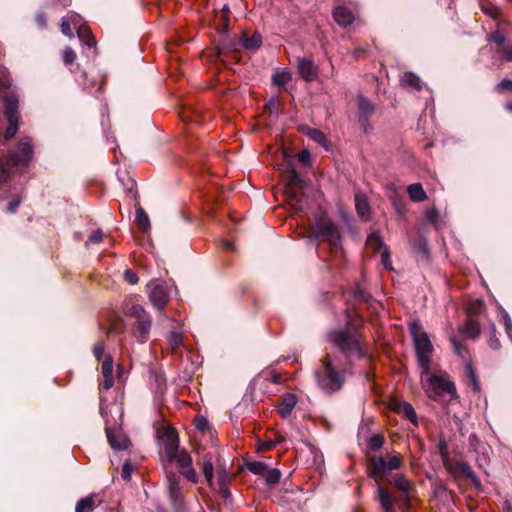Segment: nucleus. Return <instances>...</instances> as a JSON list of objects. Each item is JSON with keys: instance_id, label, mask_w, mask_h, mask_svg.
<instances>
[{"instance_id": "59", "label": "nucleus", "mask_w": 512, "mask_h": 512, "mask_svg": "<svg viewBox=\"0 0 512 512\" xmlns=\"http://www.w3.org/2000/svg\"><path fill=\"white\" fill-rule=\"evenodd\" d=\"M104 349V344L102 342L96 343L93 349L94 356L97 359H100L104 354Z\"/></svg>"}, {"instance_id": "44", "label": "nucleus", "mask_w": 512, "mask_h": 512, "mask_svg": "<svg viewBox=\"0 0 512 512\" xmlns=\"http://www.w3.org/2000/svg\"><path fill=\"white\" fill-rule=\"evenodd\" d=\"M180 473L189 481L196 483L198 481V475L194 468L192 467V464L184 467L180 470Z\"/></svg>"}, {"instance_id": "18", "label": "nucleus", "mask_w": 512, "mask_h": 512, "mask_svg": "<svg viewBox=\"0 0 512 512\" xmlns=\"http://www.w3.org/2000/svg\"><path fill=\"white\" fill-rule=\"evenodd\" d=\"M102 376H103V382L101 383L100 387L104 390H109L113 384V359L110 355H107L102 363Z\"/></svg>"}, {"instance_id": "1", "label": "nucleus", "mask_w": 512, "mask_h": 512, "mask_svg": "<svg viewBox=\"0 0 512 512\" xmlns=\"http://www.w3.org/2000/svg\"><path fill=\"white\" fill-rule=\"evenodd\" d=\"M420 377L422 388L430 399L444 404L456 399V387L446 374L431 373L429 367L427 373L420 371Z\"/></svg>"}, {"instance_id": "30", "label": "nucleus", "mask_w": 512, "mask_h": 512, "mask_svg": "<svg viewBox=\"0 0 512 512\" xmlns=\"http://www.w3.org/2000/svg\"><path fill=\"white\" fill-rule=\"evenodd\" d=\"M407 192L414 202H421L426 199V192L420 183H414L408 186Z\"/></svg>"}, {"instance_id": "10", "label": "nucleus", "mask_w": 512, "mask_h": 512, "mask_svg": "<svg viewBox=\"0 0 512 512\" xmlns=\"http://www.w3.org/2000/svg\"><path fill=\"white\" fill-rule=\"evenodd\" d=\"M389 483L400 492L399 501L403 512H409L411 508V499L415 493V486L402 474H396Z\"/></svg>"}, {"instance_id": "23", "label": "nucleus", "mask_w": 512, "mask_h": 512, "mask_svg": "<svg viewBox=\"0 0 512 512\" xmlns=\"http://www.w3.org/2000/svg\"><path fill=\"white\" fill-rule=\"evenodd\" d=\"M168 493L175 507H180L182 503V494L179 481L175 477L168 478Z\"/></svg>"}, {"instance_id": "61", "label": "nucleus", "mask_w": 512, "mask_h": 512, "mask_svg": "<svg viewBox=\"0 0 512 512\" xmlns=\"http://www.w3.org/2000/svg\"><path fill=\"white\" fill-rule=\"evenodd\" d=\"M426 218L430 221V222H436L437 221V218H438V211L434 208H431V209H428L426 211Z\"/></svg>"}, {"instance_id": "5", "label": "nucleus", "mask_w": 512, "mask_h": 512, "mask_svg": "<svg viewBox=\"0 0 512 512\" xmlns=\"http://www.w3.org/2000/svg\"><path fill=\"white\" fill-rule=\"evenodd\" d=\"M319 387L327 392H335L342 388L344 379L332 366L330 356L321 360L320 368L315 372Z\"/></svg>"}, {"instance_id": "58", "label": "nucleus", "mask_w": 512, "mask_h": 512, "mask_svg": "<svg viewBox=\"0 0 512 512\" xmlns=\"http://www.w3.org/2000/svg\"><path fill=\"white\" fill-rule=\"evenodd\" d=\"M195 426L197 429L204 431L208 427V422L204 417L199 416L195 418Z\"/></svg>"}, {"instance_id": "50", "label": "nucleus", "mask_w": 512, "mask_h": 512, "mask_svg": "<svg viewBox=\"0 0 512 512\" xmlns=\"http://www.w3.org/2000/svg\"><path fill=\"white\" fill-rule=\"evenodd\" d=\"M134 470V465L130 461H125L122 467V477L124 480H130Z\"/></svg>"}, {"instance_id": "56", "label": "nucleus", "mask_w": 512, "mask_h": 512, "mask_svg": "<svg viewBox=\"0 0 512 512\" xmlns=\"http://www.w3.org/2000/svg\"><path fill=\"white\" fill-rule=\"evenodd\" d=\"M124 278L131 285L137 284L138 282L137 275L131 270H125Z\"/></svg>"}, {"instance_id": "49", "label": "nucleus", "mask_w": 512, "mask_h": 512, "mask_svg": "<svg viewBox=\"0 0 512 512\" xmlns=\"http://www.w3.org/2000/svg\"><path fill=\"white\" fill-rule=\"evenodd\" d=\"M384 443V439L382 436L380 435H373L370 439H369V447L372 449V450H378L382 447Z\"/></svg>"}, {"instance_id": "11", "label": "nucleus", "mask_w": 512, "mask_h": 512, "mask_svg": "<svg viewBox=\"0 0 512 512\" xmlns=\"http://www.w3.org/2000/svg\"><path fill=\"white\" fill-rule=\"evenodd\" d=\"M100 414L105 420V432L110 446L114 450L126 449L128 447L129 440L124 434L110 426L108 419V406H105L102 401L100 403Z\"/></svg>"}, {"instance_id": "24", "label": "nucleus", "mask_w": 512, "mask_h": 512, "mask_svg": "<svg viewBox=\"0 0 512 512\" xmlns=\"http://www.w3.org/2000/svg\"><path fill=\"white\" fill-rule=\"evenodd\" d=\"M123 311L126 316L135 318L136 320L148 315L145 309L132 299L125 301Z\"/></svg>"}, {"instance_id": "25", "label": "nucleus", "mask_w": 512, "mask_h": 512, "mask_svg": "<svg viewBox=\"0 0 512 512\" xmlns=\"http://www.w3.org/2000/svg\"><path fill=\"white\" fill-rule=\"evenodd\" d=\"M77 34L80 41L84 45H86L89 49L93 48V52H96V40L92 35L91 29L87 25L79 26Z\"/></svg>"}, {"instance_id": "9", "label": "nucleus", "mask_w": 512, "mask_h": 512, "mask_svg": "<svg viewBox=\"0 0 512 512\" xmlns=\"http://www.w3.org/2000/svg\"><path fill=\"white\" fill-rule=\"evenodd\" d=\"M401 464L402 458L398 453L388 456L387 458L373 457L369 464L371 476L377 479L378 477L384 476L393 470L399 469Z\"/></svg>"}, {"instance_id": "53", "label": "nucleus", "mask_w": 512, "mask_h": 512, "mask_svg": "<svg viewBox=\"0 0 512 512\" xmlns=\"http://www.w3.org/2000/svg\"><path fill=\"white\" fill-rule=\"evenodd\" d=\"M498 92L512 91V80L504 79L495 88Z\"/></svg>"}, {"instance_id": "48", "label": "nucleus", "mask_w": 512, "mask_h": 512, "mask_svg": "<svg viewBox=\"0 0 512 512\" xmlns=\"http://www.w3.org/2000/svg\"><path fill=\"white\" fill-rule=\"evenodd\" d=\"M71 25L72 24L70 22V19H68L66 16L61 19V24H60L61 32L64 35L68 36L69 38L73 37Z\"/></svg>"}, {"instance_id": "15", "label": "nucleus", "mask_w": 512, "mask_h": 512, "mask_svg": "<svg viewBox=\"0 0 512 512\" xmlns=\"http://www.w3.org/2000/svg\"><path fill=\"white\" fill-rule=\"evenodd\" d=\"M239 45L248 52H255L262 45V36L257 31H245L239 39Z\"/></svg>"}, {"instance_id": "29", "label": "nucleus", "mask_w": 512, "mask_h": 512, "mask_svg": "<svg viewBox=\"0 0 512 512\" xmlns=\"http://www.w3.org/2000/svg\"><path fill=\"white\" fill-rule=\"evenodd\" d=\"M355 205L358 215L366 219L369 216V204L364 194L357 193L355 195Z\"/></svg>"}, {"instance_id": "13", "label": "nucleus", "mask_w": 512, "mask_h": 512, "mask_svg": "<svg viewBox=\"0 0 512 512\" xmlns=\"http://www.w3.org/2000/svg\"><path fill=\"white\" fill-rule=\"evenodd\" d=\"M375 498L379 502L383 512H396L397 500L393 494L376 481Z\"/></svg>"}, {"instance_id": "39", "label": "nucleus", "mask_w": 512, "mask_h": 512, "mask_svg": "<svg viewBox=\"0 0 512 512\" xmlns=\"http://www.w3.org/2000/svg\"><path fill=\"white\" fill-rule=\"evenodd\" d=\"M465 371H466L467 377L470 380V384L472 386V389L475 392H479L480 391V383H479V380H478V378L476 376V373H475L472 365L471 364H467L466 367H465Z\"/></svg>"}, {"instance_id": "52", "label": "nucleus", "mask_w": 512, "mask_h": 512, "mask_svg": "<svg viewBox=\"0 0 512 512\" xmlns=\"http://www.w3.org/2000/svg\"><path fill=\"white\" fill-rule=\"evenodd\" d=\"M75 59H76V53L74 52V50L70 47H66L63 52V61L66 64H71L74 62Z\"/></svg>"}, {"instance_id": "12", "label": "nucleus", "mask_w": 512, "mask_h": 512, "mask_svg": "<svg viewBox=\"0 0 512 512\" xmlns=\"http://www.w3.org/2000/svg\"><path fill=\"white\" fill-rule=\"evenodd\" d=\"M147 287L151 304L162 311L169 300L167 287L159 281H151Z\"/></svg>"}, {"instance_id": "54", "label": "nucleus", "mask_w": 512, "mask_h": 512, "mask_svg": "<svg viewBox=\"0 0 512 512\" xmlns=\"http://www.w3.org/2000/svg\"><path fill=\"white\" fill-rule=\"evenodd\" d=\"M66 17L68 19H70L71 24L77 30H78L79 26H85L82 23V18L78 14H76V13H69Z\"/></svg>"}, {"instance_id": "8", "label": "nucleus", "mask_w": 512, "mask_h": 512, "mask_svg": "<svg viewBox=\"0 0 512 512\" xmlns=\"http://www.w3.org/2000/svg\"><path fill=\"white\" fill-rule=\"evenodd\" d=\"M18 107L19 101L14 94H7L4 97V113L8 122V127L4 134L6 140L13 138L18 131Z\"/></svg>"}, {"instance_id": "19", "label": "nucleus", "mask_w": 512, "mask_h": 512, "mask_svg": "<svg viewBox=\"0 0 512 512\" xmlns=\"http://www.w3.org/2000/svg\"><path fill=\"white\" fill-rule=\"evenodd\" d=\"M300 130L311 140L322 146L326 151L330 150L331 144L326 135L321 130L310 128L308 126H302Z\"/></svg>"}, {"instance_id": "64", "label": "nucleus", "mask_w": 512, "mask_h": 512, "mask_svg": "<svg viewBox=\"0 0 512 512\" xmlns=\"http://www.w3.org/2000/svg\"><path fill=\"white\" fill-rule=\"evenodd\" d=\"M35 21L36 23L40 26V27H45L46 26V17L43 13H39L36 15L35 17Z\"/></svg>"}, {"instance_id": "20", "label": "nucleus", "mask_w": 512, "mask_h": 512, "mask_svg": "<svg viewBox=\"0 0 512 512\" xmlns=\"http://www.w3.org/2000/svg\"><path fill=\"white\" fill-rule=\"evenodd\" d=\"M401 86L412 91H420L424 87V82L413 72H405L400 78Z\"/></svg>"}, {"instance_id": "22", "label": "nucleus", "mask_w": 512, "mask_h": 512, "mask_svg": "<svg viewBox=\"0 0 512 512\" xmlns=\"http://www.w3.org/2000/svg\"><path fill=\"white\" fill-rule=\"evenodd\" d=\"M333 18L338 25L346 27L353 22L354 15L346 7L338 6L333 11Z\"/></svg>"}, {"instance_id": "3", "label": "nucleus", "mask_w": 512, "mask_h": 512, "mask_svg": "<svg viewBox=\"0 0 512 512\" xmlns=\"http://www.w3.org/2000/svg\"><path fill=\"white\" fill-rule=\"evenodd\" d=\"M33 154L32 140L29 137L21 138L15 150L11 151L6 158H0V185L9 179L12 167L27 166Z\"/></svg>"}, {"instance_id": "26", "label": "nucleus", "mask_w": 512, "mask_h": 512, "mask_svg": "<svg viewBox=\"0 0 512 512\" xmlns=\"http://www.w3.org/2000/svg\"><path fill=\"white\" fill-rule=\"evenodd\" d=\"M77 34L80 41L84 45H86L89 49L93 48V52H96V40L92 35L91 29L87 25L79 26Z\"/></svg>"}, {"instance_id": "7", "label": "nucleus", "mask_w": 512, "mask_h": 512, "mask_svg": "<svg viewBox=\"0 0 512 512\" xmlns=\"http://www.w3.org/2000/svg\"><path fill=\"white\" fill-rule=\"evenodd\" d=\"M284 181L289 204L296 212L303 210L304 181L294 169L286 172Z\"/></svg>"}, {"instance_id": "43", "label": "nucleus", "mask_w": 512, "mask_h": 512, "mask_svg": "<svg viewBox=\"0 0 512 512\" xmlns=\"http://www.w3.org/2000/svg\"><path fill=\"white\" fill-rule=\"evenodd\" d=\"M167 340L173 350L179 348L183 344L182 335L178 332H170Z\"/></svg>"}, {"instance_id": "27", "label": "nucleus", "mask_w": 512, "mask_h": 512, "mask_svg": "<svg viewBox=\"0 0 512 512\" xmlns=\"http://www.w3.org/2000/svg\"><path fill=\"white\" fill-rule=\"evenodd\" d=\"M456 467L462 474H464L468 479L471 480V482L477 489L481 487L480 480L477 478L476 474L472 470V467L467 462H457Z\"/></svg>"}, {"instance_id": "63", "label": "nucleus", "mask_w": 512, "mask_h": 512, "mask_svg": "<svg viewBox=\"0 0 512 512\" xmlns=\"http://www.w3.org/2000/svg\"><path fill=\"white\" fill-rule=\"evenodd\" d=\"M504 326H505L507 335L511 336L510 330L512 328V320L508 314H505V316H504Z\"/></svg>"}, {"instance_id": "31", "label": "nucleus", "mask_w": 512, "mask_h": 512, "mask_svg": "<svg viewBox=\"0 0 512 512\" xmlns=\"http://www.w3.org/2000/svg\"><path fill=\"white\" fill-rule=\"evenodd\" d=\"M135 221L141 231L147 232L150 229L149 217L145 210L140 206L136 208Z\"/></svg>"}, {"instance_id": "55", "label": "nucleus", "mask_w": 512, "mask_h": 512, "mask_svg": "<svg viewBox=\"0 0 512 512\" xmlns=\"http://www.w3.org/2000/svg\"><path fill=\"white\" fill-rule=\"evenodd\" d=\"M103 238V232L98 229L92 232L89 236L87 243H99Z\"/></svg>"}, {"instance_id": "36", "label": "nucleus", "mask_w": 512, "mask_h": 512, "mask_svg": "<svg viewBox=\"0 0 512 512\" xmlns=\"http://www.w3.org/2000/svg\"><path fill=\"white\" fill-rule=\"evenodd\" d=\"M374 113V105L365 97L358 98V114L371 116Z\"/></svg>"}, {"instance_id": "34", "label": "nucleus", "mask_w": 512, "mask_h": 512, "mask_svg": "<svg viewBox=\"0 0 512 512\" xmlns=\"http://www.w3.org/2000/svg\"><path fill=\"white\" fill-rule=\"evenodd\" d=\"M461 331L471 338H476L480 333V325L475 319L468 318Z\"/></svg>"}, {"instance_id": "28", "label": "nucleus", "mask_w": 512, "mask_h": 512, "mask_svg": "<svg viewBox=\"0 0 512 512\" xmlns=\"http://www.w3.org/2000/svg\"><path fill=\"white\" fill-rule=\"evenodd\" d=\"M167 443L165 445V452L170 460H174L178 455V442L173 432L167 433Z\"/></svg>"}, {"instance_id": "6", "label": "nucleus", "mask_w": 512, "mask_h": 512, "mask_svg": "<svg viewBox=\"0 0 512 512\" xmlns=\"http://www.w3.org/2000/svg\"><path fill=\"white\" fill-rule=\"evenodd\" d=\"M311 238H321L330 244L331 249L340 247V233L337 226L326 216L319 217L312 228Z\"/></svg>"}, {"instance_id": "51", "label": "nucleus", "mask_w": 512, "mask_h": 512, "mask_svg": "<svg viewBox=\"0 0 512 512\" xmlns=\"http://www.w3.org/2000/svg\"><path fill=\"white\" fill-rule=\"evenodd\" d=\"M381 262H382V265L387 269V270H392V263H391V259H390V253H389V250L387 247H385V250H383L381 252Z\"/></svg>"}, {"instance_id": "47", "label": "nucleus", "mask_w": 512, "mask_h": 512, "mask_svg": "<svg viewBox=\"0 0 512 512\" xmlns=\"http://www.w3.org/2000/svg\"><path fill=\"white\" fill-rule=\"evenodd\" d=\"M180 470L192 464L191 457L184 451H180L179 455L175 458Z\"/></svg>"}, {"instance_id": "60", "label": "nucleus", "mask_w": 512, "mask_h": 512, "mask_svg": "<svg viewBox=\"0 0 512 512\" xmlns=\"http://www.w3.org/2000/svg\"><path fill=\"white\" fill-rule=\"evenodd\" d=\"M298 160L303 164H309L310 163V153L308 150H302L298 154Z\"/></svg>"}, {"instance_id": "57", "label": "nucleus", "mask_w": 512, "mask_h": 512, "mask_svg": "<svg viewBox=\"0 0 512 512\" xmlns=\"http://www.w3.org/2000/svg\"><path fill=\"white\" fill-rule=\"evenodd\" d=\"M359 124L363 128L364 132H368L371 129L369 122L370 116L358 115Z\"/></svg>"}, {"instance_id": "40", "label": "nucleus", "mask_w": 512, "mask_h": 512, "mask_svg": "<svg viewBox=\"0 0 512 512\" xmlns=\"http://www.w3.org/2000/svg\"><path fill=\"white\" fill-rule=\"evenodd\" d=\"M263 476L265 477L267 484L275 485L280 481L281 472L276 468H267V471Z\"/></svg>"}, {"instance_id": "21", "label": "nucleus", "mask_w": 512, "mask_h": 512, "mask_svg": "<svg viewBox=\"0 0 512 512\" xmlns=\"http://www.w3.org/2000/svg\"><path fill=\"white\" fill-rule=\"evenodd\" d=\"M297 403V397L294 394L287 393L282 396L281 401L277 407L279 414L282 418L290 416L292 410Z\"/></svg>"}, {"instance_id": "16", "label": "nucleus", "mask_w": 512, "mask_h": 512, "mask_svg": "<svg viewBox=\"0 0 512 512\" xmlns=\"http://www.w3.org/2000/svg\"><path fill=\"white\" fill-rule=\"evenodd\" d=\"M151 326L152 321L149 314L136 320L133 328V334L139 343H145L148 340Z\"/></svg>"}, {"instance_id": "33", "label": "nucleus", "mask_w": 512, "mask_h": 512, "mask_svg": "<svg viewBox=\"0 0 512 512\" xmlns=\"http://www.w3.org/2000/svg\"><path fill=\"white\" fill-rule=\"evenodd\" d=\"M485 310V303L480 299L472 300L468 303L467 314L468 318H473L482 314Z\"/></svg>"}, {"instance_id": "14", "label": "nucleus", "mask_w": 512, "mask_h": 512, "mask_svg": "<svg viewBox=\"0 0 512 512\" xmlns=\"http://www.w3.org/2000/svg\"><path fill=\"white\" fill-rule=\"evenodd\" d=\"M489 40L497 45V51L503 55L504 60L512 62V39H506L497 29L489 36Z\"/></svg>"}, {"instance_id": "35", "label": "nucleus", "mask_w": 512, "mask_h": 512, "mask_svg": "<svg viewBox=\"0 0 512 512\" xmlns=\"http://www.w3.org/2000/svg\"><path fill=\"white\" fill-rule=\"evenodd\" d=\"M366 243L372 250L376 252H381L382 248L385 250V247H387L377 232H372L368 236Z\"/></svg>"}, {"instance_id": "32", "label": "nucleus", "mask_w": 512, "mask_h": 512, "mask_svg": "<svg viewBox=\"0 0 512 512\" xmlns=\"http://www.w3.org/2000/svg\"><path fill=\"white\" fill-rule=\"evenodd\" d=\"M290 80L291 73L285 69L277 70L272 77L273 84L279 88H285L286 85L290 82Z\"/></svg>"}, {"instance_id": "42", "label": "nucleus", "mask_w": 512, "mask_h": 512, "mask_svg": "<svg viewBox=\"0 0 512 512\" xmlns=\"http://www.w3.org/2000/svg\"><path fill=\"white\" fill-rule=\"evenodd\" d=\"M268 466L260 461H253L248 464L250 472L263 476L267 471Z\"/></svg>"}, {"instance_id": "41", "label": "nucleus", "mask_w": 512, "mask_h": 512, "mask_svg": "<svg viewBox=\"0 0 512 512\" xmlns=\"http://www.w3.org/2000/svg\"><path fill=\"white\" fill-rule=\"evenodd\" d=\"M94 508V500L92 497H86L78 501L75 512H87Z\"/></svg>"}, {"instance_id": "62", "label": "nucleus", "mask_w": 512, "mask_h": 512, "mask_svg": "<svg viewBox=\"0 0 512 512\" xmlns=\"http://www.w3.org/2000/svg\"><path fill=\"white\" fill-rule=\"evenodd\" d=\"M20 202H21V200H20V199H13V200H11V201L8 203V207H7L8 212H10V213H14V212L17 210V208H18V206H19Z\"/></svg>"}, {"instance_id": "17", "label": "nucleus", "mask_w": 512, "mask_h": 512, "mask_svg": "<svg viewBox=\"0 0 512 512\" xmlns=\"http://www.w3.org/2000/svg\"><path fill=\"white\" fill-rule=\"evenodd\" d=\"M393 409L403 415L406 419H408L415 426L418 425V418L415 409L413 406L406 401L395 400L392 403Z\"/></svg>"}, {"instance_id": "38", "label": "nucleus", "mask_w": 512, "mask_h": 512, "mask_svg": "<svg viewBox=\"0 0 512 512\" xmlns=\"http://www.w3.org/2000/svg\"><path fill=\"white\" fill-rule=\"evenodd\" d=\"M451 343L453 345L454 352L461 357L462 359H466L468 356V350L466 347L461 343L459 338L456 335H452L450 337Z\"/></svg>"}, {"instance_id": "4", "label": "nucleus", "mask_w": 512, "mask_h": 512, "mask_svg": "<svg viewBox=\"0 0 512 512\" xmlns=\"http://www.w3.org/2000/svg\"><path fill=\"white\" fill-rule=\"evenodd\" d=\"M409 331L413 340L417 363L420 371L427 373L431 365L434 351L429 335L422 330L420 321L414 320L409 324Z\"/></svg>"}, {"instance_id": "46", "label": "nucleus", "mask_w": 512, "mask_h": 512, "mask_svg": "<svg viewBox=\"0 0 512 512\" xmlns=\"http://www.w3.org/2000/svg\"><path fill=\"white\" fill-rule=\"evenodd\" d=\"M495 332H496L495 325L492 324L491 325L490 336H489V339H488V345H489V347L491 349L498 350V349H500L501 344H500L499 339L496 337Z\"/></svg>"}, {"instance_id": "37", "label": "nucleus", "mask_w": 512, "mask_h": 512, "mask_svg": "<svg viewBox=\"0 0 512 512\" xmlns=\"http://www.w3.org/2000/svg\"><path fill=\"white\" fill-rule=\"evenodd\" d=\"M298 70L305 81H312L317 77V66H298Z\"/></svg>"}, {"instance_id": "45", "label": "nucleus", "mask_w": 512, "mask_h": 512, "mask_svg": "<svg viewBox=\"0 0 512 512\" xmlns=\"http://www.w3.org/2000/svg\"><path fill=\"white\" fill-rule=\"evenodd\" d=\"M213 464L211 460H204L203 462V474L206 478V481L211 484L213 480Z\"/></svg>"}, {"instance_id": "2", "label": "nucleus", "mask_w": 512, "mask_h": 512, "mask_svg": "<svg viewBox=\"0 0 512 512\" xmlns=\"http://www.w3.org/2000/svg\"><path fill=\"white\" fill-rule=\"evenodd\" d=\"M329 339L348 358H363L366 355L360 343L357 324L352 319H349L346 328L331 332Z\"/></svg>"}]
</instances>
